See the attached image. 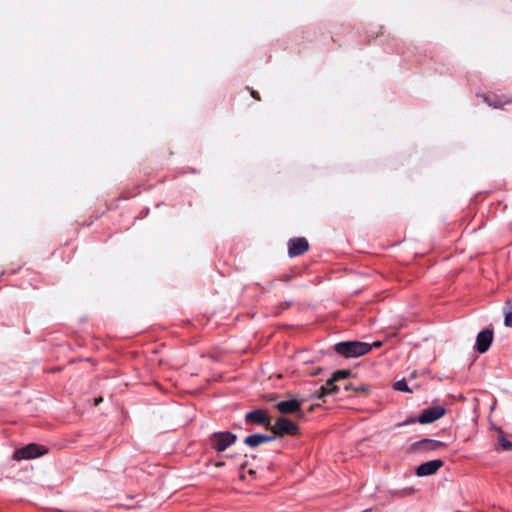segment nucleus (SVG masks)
I'll use <instances>...</instances> for the list:
<instances>
[{"label":"nucleus","instance_id":"1","mask_svg":"<svg viewBox=\"0 0 512 512\" xmlns=\"http://www.w3.org/2000/svg\"><path fill=\"white\" fill-rule=\"evenodd\" d=\"M371 349L370 344L360 341L340 342L335 345V351L346 358L360 357L370 352Z\"/></svg>","mask_w":512,"mask_h":512},{"label":"nucleus","instance_id":"2","mask_svg":"<svg viewBox=\"0 0 512 512\" xmlns=\"http://www.w3.org/2000/svg\"><path fill=\"white\" fill-rule=\"evenodd\" d=\"M351 375L350 370H338L333 373L332 377L316 392L317 398H323L326 395L334 394L339 390L335 382L348 378Z\"/></svg>","mask_w":512,"mask_h":512},{"label":"nucleus","instance_id":"3","mask_svg":"<svg viewBox=\"0 0 512 512\" xmlns=\"http://www.w3.org/2000/svg\"><path fill=\"white\" fill-rule=\"evenodd\" d=\"M46 452L47 450L43 446L32 443L23 448L17 449L13 454V458L18 461L29 460L42 456L46 454Z\"/></svg>","mask_w":512,"mask_h":512},{"label":"nucleus","instance_id":"4","mask_svg":"<svg viewBox=\"0 0 512 512\" xmlns=\"http://www.w3.org/2000/svg\"><path fill=\"white\" fill-rule=\"evenodd\" d=\"M237 437L230 432L214 433L211 437L212 446L219 452L226 450L235 443Z\"/></svg>","mask_w":512,"mask_h":512},{"label":"nucleus","instance_id":"5","mask_svg":"<svg viewBox=\"0 0 512 512\" xmlns=\"http://www.w3.org/2000/svg\"><path fill=\"white\" fill-rule=\"evenodd\" d=\"M273 430L278 435H294L298 432L297 425L286 417L278 418L273 426Z\"/></svg>","mask_w":512,"mask_h":512},{"label":"nucleus","instance_id":"6","mask_svg":"<svg viewBox=\"0 0 512 512\" xmlns=\"http://www.w3.org/2000/svg\"><path fill=\"white\" fill-rule=\"evenodd\" d=\"M445 414V409L442 407V406H432V407H429L425 410H423V412L420 414L419 418H418V421L421 423V424H428V423H432L438 419H440L441 417H443Z\"/></svg>","mask_w":512,"mask_h":512},{"label":"nucleus","instance_id":"7","mask_svg":"<svg viewBox=\"0 0 512 512\" xmlns=\"http://www.w3.org/2000/svg\"><path fill=\"white\" fill-rule=\"evenodd\" d=\"M493 341L492 330L485 329L479 332L476 338L475 348L479 353H485Z\"/></svg>","mask_w":512,"mask_h":512},{"label":"nucleus","instance_id":"8","mask_svg":"<svg viewBox=\"0 0 512 512\" xmlns=\"http://www.w3.org/2000/svg\"><path fill=\"white\" fill-rule=\"evenodd\" d=\"M443 466V461L440 459L431 460L419 465L416 469V474L419 477L429 476L436 473Z\"/></svg>","mask_w":512,"mask_h":512},{"label":"nucleus","instance_id":"9","mask_svg":"<svg viewBox=\"0 0 512 512\" xmlns=\"http://www.w3.org/2000/svg\"><path fill=\"white\" fill-rule=\"evenodd\" d=\"M445 447V444L438 440L423 439L412 444L411 448L414 451L428 452L434 451L439 448Z\"/></svg>","mask_w":512,"mask_h":512},{"label":"nucleus","instance_id":"10","mask_svg":"<svg viewBox=\"0 0 512 512\" xmlns=\"http://www.w3.org/2000/svg\"><path fill=\"white\" fill-rule=\"evenodd\" d=\"M308 242L305 238L291 239L288 243V253L291 257L303 254L308 250Z\"/></svg>","mask_w":512,"mask_h":512},{"label":"nucleus","instance_id":"11","mask_svg":"<svg viewBox=\"0 0 512 512\" xmlns=\"http://www.w3.org/2000/svg\"><path fill=\"white\" fill-rule=\"evenodd\" d=\"M276 407L279 412L283 414H291L297 412L300 409L301 403L295 399H291L277 403Z\"/></svg>","mask_w":512,"mask_h":512},{"label":"nucleus","instance_id":"12","mask_svg":"<svg viewBox=\"0 0 512 512\" xmlns=\"http://www.w3.org/2000/svg\"><path fill=\"white\" fill-rule=\"evenodd\" d=\"M246 421L256 424H263L267 420V414L263 410H254L246 414Z\"/></svg>","mask_w":512,"mask_h":512},{"label":"nucleus","instance_id":"13","mask_svg":"<svg viewBox=\"0 0 512 512\" xmlns=\"http://www.w3.org/2000/svg\"><path fill=\"white\" fill-rule=\"evenodd\" d=\"M270 439H271L270 437L265 436V435L254 434V435L247 436L245 438L244 442H245V444H247L251 447H256L264 442L269 441Z\"/></svg>","mask_w":512,"mask_h":512},{"label":"nucleus","instance_id":"14","mask_svg":"<svg viewBox=\"0 0 512 512\" xmlns=\"http://www.w3.org/2000/svg\"><path fill=\"white\" fill-rule=\"evenodd\" d=\"M504 324L507 327H512V303L510 300H507L504 306Z\"/></svg>","mask_w":512,"mask_h":512},{"label":"nucleus","instance_id":"15","mask_svg":"<svg viewBox=\"0 0 512 512\" xmlns=\"http://www.w3.org/2000/svg\"><path fill=\"white\" fill-rule=\"evenodd\" d=\"M497 439L502 450L509 451L512 449V442L507 440L502 433L498 435Z\"/></svg>","mask_w":512,"mask_h":512},{"label":"nucleus","instance_id":"16","mask_svg":"<svg viewBox=\"0 0 512 512\" xmlns=\"http://www.w3.org/2000/svg\"><path fill=\"white\" fill-rule=\"evenodd\" d=\"M394 388L396 390H398V391L410 392V389L408 388L407 382L404 379L395 382Z\"/></svg>","mask_w":512,"mask_h":512},{"label":"nucleus","instance_id":"17","mask_svg":"<svg viewBox=\"0 0 512 512\" xmlns=\"http://www.w3.org/2000/svg\"><path fill=\"white\" fill-rule=\"evenodd\" d=\"M353 390L355 392H366V391H368V388L366 386L362 385V386L353 388Z\"/></svg>","mask_w":512,"mask_h":512},{"label":"nucleus","instance_id":"18","mask_svg":"<svg viewBox=\"0 0 512 512\" xmlns=\"http://www.w3.org/2000/svg\"><path fill=\"white\" fill-rule=\"evenodd\" d=\"M504 104H505V103H494V104L489 103V105H490V106H494L495 108H500V107H502Z\"/></svg>","mask_w":512,"mask_h":512},{"label":"nucleus","instance_id":"19","mask_svg":"<svg viewBox=\"0 0 512 512\" xmlns=\"http://www.w3.org/2000/svg\"><path fill=\"white\" fill-rule=\"evenodd\" d=\"M372 347H380L381 346V342L380 341H377V342H374L373 344H370Z\"/></svg>","mask_w":512,"mask_h":512},{"label":"nucleus","instance_id":"20","mask_svg":"<svg viewBox=\"0 0 512 512\" xmlns=\"http://www.w3.org/2000/svg\"><path fill=\"white\" fill-rule=\"evenodd\" d=\"M353 388H354V387H352L351 385H345V386H344V389H345V390H347V391H348V390H353Z\"/></svg>","mask_w":512,"mask_h":512},{"label":"nucleus","instance_id":"21","mask_svg":"<svg viewBox=\"0 0 512 512\" xmlns=\"http://www.w3.org/2000/svg\"><path fill=\"white\" fill-rule=\"evenodd\" d=\"M252 96H253L254 98H257V99H258V97L256 96V93H255L254 91L252 92Z\"/></svg>","mask_w":512,"mask_h":512}]
</instances>
